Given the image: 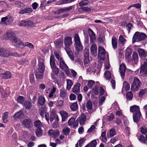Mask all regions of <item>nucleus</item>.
Returning <instances> with one entry per match:
<instances>
[{
	"label": "nucleus",
	"instance_id": "obj_1",
	"mask_svg": "<svg viewBox=\"0 0 147 147\" xmlns=\"http://www.w3.org/2000/svg\"><path fill=\"white\" fill-rule=\"evenodd\" d=\"M146 35L145 34L138 32H136L132 38V42L134 43L136 42L142 41L145 39Z\"/></svg>",
	"mask_w": 147,
	"mask_h": 147
},
{
	"label": "nucleus",
	"instance_id": "obj_2",
	"mask_svg": "<svg viewBox=\"0 0 147 147\" xmlns=\"http://www.w3.org/2000/svg\"><path fill=\"white\" fill-rule=\"evenodd\" d=\"M141 82L138 78L134 77L133 81L131 85V90L134 91H137L140 87Z\"/></svg>",
	"mask_w": 147,
	"mask_h": 147
},
{
	"label": "nucleus",
	"instance_id": "obj_3",
	"mask_svg": "<svg viewBox=\"0 0 147 147\" xmlns=\"http://www.w3.org/2000/svg\"><path fill=\"white\" fill-rule=\"evenodd\" d=\"M10 55H14L16 57H20L17 53H10L7 49L3 48H0V56L2 57H7Z\"/></svg>",
	"mask_w": 147,
	"mask_h": 147
},
{
	"label": "nucleus",
	"instance_id": "obj_4",
	"mask_svg": "<svg viewBox=\"0 0 147 147\" xmlns=\"http://www.w3.org/2000/svg\"><path fill=\"white\" fill-rule=\"evenodd\" d=\"M75 41L74 45L76 50L78 51H81L83 49V46L81 43L80 38L78 34H75L74 37Z\"/></svg>",
	"mask_w": 147,
	"mask_h": 147
},
{
	"label": "nucleus",
	"instance_id": "obj_5",
	"mask_svg": "<svg viewBox=\"0 0 147 147\" xmlns=\"http://www.w3.org/2000/svg\"><path fill=\"white\" fill-rule=\"evenodd\" d=\"M19 26H21L33 27L34 26V24L30 20H22L19 22L18 23Z\"/></svg>",
	"mask_w": 147,
	"mask_h": 147
},
{
	"label": "nucleus",
	"instance_id": "obj_6",
	"mask_svg": "<svg viewBox=\"0 0 147 147\" xmlns=\"http://www.w3.org/2000/svg\"><path fill=\"white\" fill-rule=\"evenodd\" d=\"M46 110L44 107H42L39 110L40 114L42 118L45 116L46 119L49 123V114L46 112Z\"/></svg>",
	"mask_w": 147,
	"mask_h": 147
},
{
	"label": "nucleus",
	"instance_id": "obj_7",
	"mask_svg": "<svg viewBox=\"0 0 147 147\" xmlns=\"http://www.w3.org/2000/svg\"><path fill=\"white\" fill-rule=\"evenodd\" d=\"M106 54L105 50L101 47H98V56L101 59H103L105 57Z\"/></svg>",
	"mask_w": 147,
	"mask_h": 147
},
{
	"label": "nucleus",
	"instance_id": "obj_8",
	"mask_svg": "<svg viewBox=\"0 0 147 147\" xmlns=\"http://www.w3.org/2000/svg\"><path fill=\"white\" fill-rule=\"evenodd\" d=\"M64 43L65 46V48H70V47L72 43V38L69 36L65 37Z\"/></svg>",
	"mask_w": 147,
	"mask_h": 147
},
{
	"label": "nucleus",
	"instance_id": "obj_9",
	"mask_svg": "<svg viewBox=\"0 0 147 147\" xmlns=\"http://www.w3.org/2000/svg\"><path fill=\"white\" fill-rule=\"evenodd\" d=\"M13 21V19L11 17L9 16H6L2 18L1 21L5 25H9Z\"/></svg>",
	"mask_w": 147,
	"mask_h": 147
},
{
	"label": "nucleus",
	"instance_id": "obj_10",
	"mask_svg": "<svg viewBox=\"0 0 147 147\" xmlns=\"http://www.w3.org/2000/svg\"><path fill=\"white\" fill-rule=\"evenodd\" d=\"M22 124L23 126L28 129L31 128L32 125V121L29 119H24L22 122Z\"/></svg>",
	"mask_w": 147,
	"mask_h": 147
},
{
	"label": "nucleus",
	"instance_id": "obj_11",
	"mask_svg": "<svg viewBox=\"0 0 147 147\" xmlns=\"http://www.w3.org/2000/svg\"><path fill=\"white\" fill-rule=\"evenodd\" d=\"M147 74V63L145 62L141 65L140 72V75H145Z\"/></svg>",
	"mask_w": 147,
	"mask_h": 147
},
{
	"label": "nucleus",
	"instance_id": "obj_12",
	"mask_svg": "<svg viewBox=\"0 0 147 147\" xmlns=\"http://www.w3.org/2000/svg\"><path fill=\"white\" fill-rule=\"evenodd\" d=\"M97 105V102L96 101H94L92 105V101L89 100L87 101L86 105L87 109L91 110L92 109V106L95 109H96Z\"/></svg>",
	"mask_w": 147,
	"mask_h": 147
},
{
	"label": "nucleus",
	"instance_id": "obj_13",
	"mask_svg": "<svg viewBox=\"0 0 147 147\" xmlns=\"http://www.w3.org/2000/svg\"><path fill=\"white\" fill-rule=\"evenodd\" d=\"M59 67L64 71L67 70L69 68L62 57H61L59 59Z\"/></svg>",
	"mask_w": 147,
	"mask_h": 147
},
{
	"label": "nucleus",
	"instance_id": "obj_14",
	"mask_svg": "<svg viewBox=\"0 0 147 147\" xmlns=\"http://www.w3.org/2000/svg\"><path fill=\"white\" fill-rule=\"evenodd\" d=\"M6 36L12 42L15 41L16 39L17 38L16 37V35L11 31H8L6 33Z\"/></svg>",
	"mask_w": 147,
	"mask_h": 147
},
{
	"label": "nucleus",
	"instance_id": "obj_15",
	"mask_svg": "<svg viewBox=\"0 0 147 147\" xmlns=\"http://www.w3.org/2000/svg\"><path fill=\"white\" fill-rule=\"evenodd\" d=\"M59 96L63 99L66 98L68 97V93L64 88H62L60 90Z\"/></svg>",
	"mask_w": 147,
	"mask_h": 147
},
{
	"label": "nucleus",
	"instance_id": "obj_16",
	"mask_svg": "<svg viewBox=\"0 0 147 147\" xmlns=\"http://www.w3.org/2000/svg\"><path fill=\"white\" fill-rule=\"evenodd\" d=\"M86 116L84 113L81 114L80 116L78 118L80 121V123L81 125H84V124L86 121Z\"/></svg>",
	"mask_w": 147,
	"mask_h": 147
},
{
	"label": "nucleus",
	"instance_id": "obj_17",
	"mask_svg": "<svg viewBox=\"0 0 147 147\" xmlns=\"http://www.w3.org/2000/svg\"><path fill=\"white\" fill-rule=\"evenodd\" d=\"M91 54L94 56L97 55V47L95 43H92L90 48Z\"/></svg>",
	"mask_w": 147,
	"mask_h": 147
},
{
	"label": "nucleus",
	"instance_id": "obj_18",
	"mask_svg": "<svg viewBox=\"0 0 147 147\" xmlns=\"http://www.w3.org/2000/svg\"><path fill=\"white\" fill-rule=\"evenodd\" d=\"M80 84L79 83H77L76 84L74 85L72 88L73 92L77 94H78L80 92Z\"/></svg>",
	"mask_w": 147,
	"mask_h": 147
},
{
	"label": "nucleus",
	"instance_id": "obj_19",
	"mask_svg": "<svg viewBox=\"0 0 147 147\" xmlns=\"http://www.w3.org/2000/svg\"><path fill=\"white\" fill-rule=\"evenodd\" d=\"M89 33L90 38V42L93 43L96 39L95 35L91 29L89 30Z\"/></svg>",
	"mask_w": 147,
	"mask_h": 147
},
{
	"label": "nucleus",
	"instance_id": "obj_20",
	"mask_svg": "<svg viewBox=\"0 0 147 147\" xmlns=\"http://www.w3.org/2000/svg\"><path fill=\"white\" fill-rule=\"evenodd\" d=\"M59 113L62 117V121L63 122L65 121L68 116V114L63 110L60 111Z\"/></svg>",
	"mask_w": 147,
	"mask_h": 147
},
{
	"label": "nucleus",
	"instance_id": "obj_21",
	"mask_svg": "<svg viewBox=\"0 0 147 147\" xmlns=\"http://www.w3.org/2000/svg\"><path fill=\"white\" fill-rule=\"evenodd\" d=\"M119 69L120 75L122 78H123L125 76V73L126 70L125 65L123 64L121 65L120 66Z\"/></svg>",
	"mask_w": 147,
	"mask_h": 147
},
{
	"label": "nucleus",
	"instance_id": "obj_22",
	"mask_svg": "<svg viewBox=\"0 0 147 147\" xmlns=\"http://www.w3.org/2000/svg\"><path fill=\"white\" fill-rule=\"evenodd\" d=\"M54 44L56 48H60L63 45V41L61 39H58L54 42Z\"/></svg>",
	"mask_w": 147,
	"mask_h": 147
},
{
	"label": "nucleus",
	"instance_id": "obj_23",
	"mask_svg": "<svg viewBox=\"0 0 147 147\" xmlns=\"http://www.w3.org/2000/svg\"><path fill=\"white\" fill-rule=\"evenodd\" d=\"M141 114L140 112L134 113L133 115V118L134 121L138 123L140 118Z\"/></svg>",
	"mask_w": 147,
	"mask_h": 147
},
{
	"label": "nucleus",
	"instance_id": "obj_24",
	"mask_svg": "<svg viewBox=\"0 0 147 147\" xmlns=\"http://www.w3.org/2000/svg\"><path fill=\"white\" fill-rule=\"evenodd\" d=\"M130 111L132 113H138L140 112L139 107L136 105H134L131 107L130 108Z\"/></svg>",
	"mask_w": 147,
	"mask_h": 147
},
{
	"label": "nucleus",
	"instance_id": "obj_25",
	"mask_svg": "<svg viewBox=\"0 0 147 147\" xmlns=\"http://www.w3.org/2000/svg\"><path fill=\"white\" fill-rule=\"evenodd\" d=\"M65 49L70 58L72 60L74 61V57L70 48H65Z\"/></svg>",
	"mask_w": 147,
	"mask_h": 147
},
{
	"label": "nucleus",
	"instance_id": "obj_26",
	"mask_svg": "<svg viewBox=\"0 0 147 147\" xmlns=\"http://www.w3.org/2000/svg\"><path fill=\"white\" fill-rule=\"evenodd\" d=\"M37 102L40 105H43L45 102V100L44 96H39L38 97Z\"/></svg>",
	"mask_w": 147,
	"mask_h": 147
},
{
	"label": "nucleus",
	"instance_id": "obj_27",
	"mask_svg": "<svg viewBox=\"0 0 147 147\" xmlns=\"http://www.w3.org/2000/svg\"><path fill=\"white\" fill-rule=\"evenodd\" d=\"M24 117V115L22 111H20L16 113L14 115L13 118L14 119L16 120L17 119L19 118H23Z\"/></svg>",
	"mask_w": 147,
	"mask_h": 147
},
{
	"label": "nucleus",
	"instance_id": "obj_28",
	"mask_svg": "<svg viewBox=\"0 0 147 147\" xmlns=\"http://www.w3.org/2000/svg\"><path fill=\"white\" fill-rule=\"evenodd\" d=\"M56 91V88L55 87H53V88L51 90L49 93L48 97L49 98H55V93Z\"/></svg>",
	"mask_w": 147,
	"mask_h": 147
},
{
	"label": "nucleus",
	"instance_id": "obj_29",
	"mask_svg": "<svg viewBox=\"0 0 147 147\" xmlns=\"http://www.w3.org/2000/svg\"><path fill=\"white\" fill-rule=\"evenodd\" d=\"M33 11L31 8H27L21 10L19 12L20 13L23 14L24 13H30Z\"/></svg>",
	"mask_w": 147,
	"mask_h": 147
},
{
	"label": "nucleus",
	"instance_id": "obj_30",
	"mask_svg": "<svg viewBox=\"0 0 147 147\" xmlns=\"http://www.w3.org/2000/svg\"><path fill=\"white\" fill-rule=\"evenodd\" d=\"M116 134V131L114 128H112L109 130V131L107 133L108 138H110L114 136Z\"/></svg>",
	"mask_w": 147,
	"mask_h": 147
},
{
	"label": "nucleus",
	"instance_id": "obj_31",
	"mask_svg": "<svg viewBox=\"0 0 147 147\" xmlns=\"http://www.w3.org/2000/svg\"><path fill=\"white\" fill-rule=\"evenodd\" d=\"M13 42L16 43L15 45L16 47L20 48H22L24 45V44L18 38L16 39L15 41Z\"/></svg>",
	"mask_w": 147,
	"mask_h": 147
},
{
	"label": "nucleus",
	"instance_id": "obj_32",
	"mask_svg": "<svg viewBox=\"0 0 147 147\" xmlns=\"http://www.w3.org/2000/svg\"><path fill=\"white\" fill-rule=\"evenodd\" d=\"M1 76L3 78L9 79L11 78V74L10 72L8 71L1 74Z\"/></svg>",
	"mask_w": 147,
	"mask_h": 147
},
{
	"label": "nucleus",
	"instance_id": "obj_33",
	"mask_svg": "<svg viewBox=\"0 0 147 147\" xmlns=\"http://www.w3.org/2000/svg\"><path fill=\"white\" fill-rule=\"evenodd\" d=\"M57 115L56 114V111L55 110H53L50 115V117L49 118L50 121L52 122L54 120Z\"/></svg>",
	"mask_w": 147,
	"mask_h": 147
},
{
	"label": "nucleus",
	"instance_id": "obj_34",
	"mask_svg": "<svg viewBox=\"0 0 147 147\" xmlns=\"http://www.w3.org/2000/svg\"><path fill=\"white\" fill-rule=\"evenodd\" d=\"M45 66L43 63L42 62H39V67L38 69V71L41 73H43L45 69Z\"/></svg>",
	"mask_w": 147,
	"mask_h": 147
},
{
	"label": "nucleus",
	"instance_id": "obj_35",
	"mask_svg": "<svg viewBox=\"0 0 147 147\" xmlns=\"http://www.w3.org/2000/svg\"><path fill=\"white\" fill-rule=\"evenodd\" d=\"M74 1V0H61L57 1L56 4L59 5H61L67 3H70Z\"/></svg>",
	"mask_w": 147,
	"mask_h": 147
},
{
	"label": "nucleus",
	"instance_id": "obj_36",
	"mask_svg": "<svg viewBox=\"0 0 147 147\" xmlns=\"http://www.w3.org/2000/svg\"><path fill=\"white\" fill-rule=\"evenodd\" d=\"M117 39L115 37H113L112 38V44L113 48L115 49L117 47Z\"/></svg>",
	"mask_w": 147,
	"mask_h": 147
},
{
	"label": "nucleus",
	"instance_id": "obj_37",
	"mask_svg": "<svg viewBox=\"0 0 147 147\" xmlns=\"http://www.w3.org/2000/svg\"><path fill=\"white\" fill-rule=\"evenodd\" d=\"M35 126L37 128H40L42 126V124L39 120H36L34 122Z\"/></svg>",
	"mask_w": 147,
	"mask_h": 147
},
{
	"label": "nucleus",
	"instance_id": "obj_38",
	"mask_svg": "<svg viewBox=\"0 0 147 147\" xmlns=\"http://www.w3.org/2000/svg\"><path fill=\"white\" fill-rule=\"evenodd\" d=\"M24 105L27 109H30L32 107V103L29 101H26L24 102Z\"/></svg>",
	"mask_w": 147,
	"mask_h": 147
},
{
	"label": "nucleus",
	"instance_id": "obj_39",
	"mask_svg": "<svg viewBox=\"0 0 147 147\" xmlns=\"http://www.w3.org/2000/svg\"><path fill=\"white\" fill-rule=\"evenodd\" d=\"M132 60L134 61L135 64H136L138 59V57L137 52H134L132 55Z\"/></svg>",
	"mask_w": 147,
	"mask_h": 147
},
{
	"label": "nucleus",
	"instance_id": "obj_40",
	"mask_svg": "<svg viewBox=\"0 0 147 147\" xmlns=\"http://www.w3.org/2000/svg\"><path fill=\"white\" fill-rule=\"evenodd\" d=\"M50 63L51 68H52L55 66H56L54 57L53 55H51V56Z\"/></svg>",
	"mask_w": 147,
	"mask_h": 147
},
{
	"label": "nucleus",
	"instance_id": "obj_41",
	"mask_svg": "<svg viewBox=\"0 0 147 147\" xmlns=\"http://www.w3.org/2000/svg\"><path fill=\"white\" fill-rule=\"evenodd\" d=\"M9 113L7 112H6L3 113L2 117L3 121L4 123H6L7 121V118H8Z\"/></svg>",
	"mask_w": 147,
	"mask_h": 147
},
{
	"label": "nucleus",
	"instance_id": "obj_42",
	"mask_svg": "<svg viewBox=\"0 0 147 147\" xmlns=\"http://www.w3.org/2000/svg\"><path fill=\"white\" fill-rule=\"evenodd\" d=\"M138 51L140 57L145 56L146 53L145 51L143 49L139 48L138 49Z\"/></svg>",
	"mask_w": 147,
	"mask_h": 147
},
{
	"label": "nucleus",
	"instance_id": "obj_43",
	"mask_svg": "<svg viewBox=\"0 0 147 147\" xmlns=\"http://www.w3.org/2000/svg\"><path fill=\"white\" fill-rule=\"evenodd\" d=\"M130 87V85L128 82L126 81H124L123 84V89L126 91H127L129 89Z\"/></svg>",
	"mask_w": 147,
	"mask_h": 147
},
{
	"label": "nucleus",
	"instance_id": "obj_44",
	"mask_svg": "<svg viewBox=\"0 0 147 147\" xmlns=\"http://www.w3.org/2000/svg\"><path fill=\"white\" fill-rule=\"evenodd\" d=\"M67 85L66 88L68 90H69L71 88V87L73 85V83L71 80L69 79L67 80Z\"/></svg>",
	"mask_w": 147,
	"mask_h": 147
},
{
	"label": "nucleus",
	"instance_id": "obj_45",
	"mask_svg": "<svg viewBox=\"0 0 147 147\" xmlns=\"http://www.w3.org/2000/svg\"><path fill=\"white\" fill-rule=\"evenodd\" d=\"M35 132L37 137H40L42 135V131L40 128L37 129L35 131Z\"/></svg>",
	"mask_w": 147,
	"mask_h": 147
},
{
	"label": "nucleus",
	"instance_id": "obj_46",
	"mask_svg": "<svg viewBox=\"0 0 147 147\" xmlns=\"http://www.w3.org/2000/svg\"><path fill=\"white\" fill-rule=\"evenodd\" d=\"M84 63L85 66H88L89 63L90 62L89 56H84Z\"/></svg>",
	"mask_w": 147,
	"mask_h": 147
},
{
	"label": "nucleus",
	"instance_id": "obj_47",
	"mask_svg": "<svg viewBox=\"0 0 147 147\" xmlns=\"http://www.w3.org/2000/svg\"><path fill=\"white\" fill-rule=\"evenodd\" d=\"M17 100L18 103L20 104H23L24 100V98L22 96H19L17 97Z\"/></svg>",
	"mask_w": 147,
	"mask_h": 147
},
{
	"label": "nucleus",
	"instance_id": "obj_48",
	"mask_svg": "<svg viewBox=\"0 0 147 147\" xmlns=\"http://www.w3.org/2000/svg\"><path fill=\"white\" fill-rule=\"evenodd\" d=\"M138 139L141 142L144 144L146 143V140L142 135H141L138 138Z\"/></svg>",
	"mask_w": 147,
	"mask_h": 147
},
{
	"label": "nucleus",
	"instance_id": "obj_49",
	"mask_svg": "<svg viewBox=\"0 0 147 147\" xmlns=\"http://www.w3.org/2000/svg\"><path fill=\"white\" fill-rule=\"evenodd\" d=\"M78 107V104L76 102L73 103L70 106L71 109L73 111L76 110Z\"/></svg>",
	"mask_w": 147,
	"mask_h": 147
},
{
	"label": "nucleus",
	"instance_id": "obj_50",
	"mask_svg": "<svg viewBox=\"0 0 147 147\" xmlns=\"http://www.w3.org/2000/svg\"><path fill=\"white\" fill-rule=\"evenodd\" d=\"M133 96V94L131 92H128L126 95V98L127 100H131Z\"/></svg>",
	"mask_w": 147,
	"mask_h": 147
},
{
	"label": "nucleus",
	"instance_id": "obj_51",
	"mask_svg": "<svg viewBox=\"0 0 147 147\" xmlns=\"http://www.w3.org/2000/svg\"><path fill=\"white\" fill-rule=\"evenodd\" d=\"M106 80H108L111 78V73L109 71H106L104 74Z\"/></svg>",
	"mask_w": 147,
	"mask_h": 147
},
{
	"label": "nucleus",
	"instance_id": "obj_52",
	"mask_svg": "<svg viewBox=\"0 0 147 147\" xmlns=\"http://www.w3.org/2000/svg\"><path fill=\"white\" fill-rule=\"evenodd\" d=\"M52 70V71L57 76L58 75L59 73V68H57L56 66L51 68Z\"/></svg>",
	"mask_w": 147,
	"mask_h": 147
},
{
	"label": "nucleus",
	"instance_id": "obj_53",
	"mask_svg": "<svg viewBox=\"0 0 147 147\" xmlns=\"http://www.w3.org/2000/svg\"><path fill=\"white\" fill-rule=\"evenodd\" d=\"M88 3V1L87 0H84L79 2V4L80 6L82 7L87 5Z\"/></svg>",
	"mask_w": 147,
	"mask_h": 147
},
{
	"label": "nucleus",
	"instance_id": "obj_54",
	"mask_svg": "<svg viewBox=\"0 0 147 147\" xmlns=\"http://www.w3.org/2000/svg\"><path fill=\"white\" fill-rule=\"evenodd\" d=\"M15 4L17 5L20 8H24L25 6V5L20 1H17L15 2Z\"/></svg>",
	"mask_w": 147,
	"mask_h": 147
},
{
	"label": "nucleus",
	"instance_id": "obj_55",
	"mask_svg": "<svg viewBox=\"0 0 147 147\" xmlns=\"http://www.w3.org/2000/svg\"><path fill=\"white\" fill-rule=\"evenodd\" d=\"M43 73H41L39 71H36V76L37 79H41L43 77Z\"/></svg>",
	"mask_w": 147,
	"mask_h": 147
},
{
	"label": "nucleus",
	"instance_id": "obj_56",
	"mask_svg": "<svg viewBox=\"0 0 147 147\" xmlns=\"http://www.w3.org/2000/svg\"><path fill=\"white\" fill-rule=\"evenodd\" d=\"M46 0H44L41 2L40 6V8L41 9L43 10L45 9V6L46 5Z\"/></svg>",
	"mask_w": 147,
	"mask_h": 147
},
{
	"label": "nucleus",
	"instance_id": "obj_57",
	"mask_svg": "<svg viewBox=\"0 0 147 147\" xmlns=\"http://www.w3.org/2000/svg\"><path fill=\"white\" fill-rule=\"evenodd\" d=\"M82 9L85 11L86 12H89L91 11L90 8L87 7H82L81 8H80L78 9L79 10Z\"/></svg>",
	"mask_w": 147,
	"mask_h": 147
},
{
	"label": "nucleus",
	"instance_id": "obj_58",
	"mask_svg": "<svg viewBox=\"0 0 147 147\" xmlns=\"http://www.w3.org/2000/svg\"><path fill=\"white\" fill-rule=\"evenodd\" d=\"M92 91L95 95H98V87L97 86H95L93 88Z\"/></svg>",
	"mask_w": 147,
	"mask_h": 147
},
{
	"label": "nucleus",
	"instance_id": "obj_59",
	"mask_svg": "<svg viewBox=\"0 0 147 147\" xmlns=\"http://www.w3.org/2000/svg\"><path fill=\"white\" fill-rule=\"evenodd\" d=\"M30 81L31 84H33L35 82V80L33 73H32L30 75Z\"/></svg>",
	"mask_w": 147,
	"mask_h": 147
},
{
	"label": "nucleus",
	"instance_id": "obj_60",
	"mask_svg": "<svg viewBox=\"0 0 147 147\" xmlns=\"http://www.w3.org/2000/svg\"><path fill=\"white\" fill-rule=\"evenodd\" d=\"M133 26L132 24L131 23L128 24L126 25V28L128 31V32L129 33L130 32V30H131V28Z\"/></svg>",
	"mask_w": 147,
	"mask_h": 147
},
{
	"label": "nucleus",
	"instance_id": "obj_61",
	"mask_svg": "<svg viewBox=\"0 0 147 147\" xmlns=\"http://www.w3.org/2000/svg\"><path fill=\"white\" fill-rule=\"evenodd\" d=\"M146 92V90L145 89H142L140 90L139 94V97H142Z\"/></svg>",
	"mask_w": 147,
	"mask_h": 147
},
{
	"label": "nucleus",
	"instance_id": "obj_62",
	"mask_svg": "<svg viewBox=\"0 0 147 147\" xmlns=\"http://www.w3.org/2000/svg\"><path fill=\"white\" fill-rule=\"evenodd\" d=\"M141 132L142 134L144 135L146 134L147 132V130L145 126H143L141 127Z\"/></svg>",
	"mask_w": 147,
	"mask_h": 147
},
{
	"label": "nucleus",
	"instance_id": "obj_63",
	"mask_svg": "<svg viewBox=\"0 0 147 147\" xmlns=\"http://www.w3.org/2000/svg\"><path fill=\"white\" fill-rule=\"evenodd\" d=\"M95 84L94 81L92 80H89L88 83L89 87L90 88H92V86Z\"/></svg>",
	"mask_w": 147,
	"mask_h": 147
},
{
	"label": "nucleus",
	"instance_id": "obj_64",
	"mask_svg": "<svg viewBox=\"0 0 147 147\" xmlns=\"http://www.w3.org/2000/svg\"><path fill=\"white\" fill-rule=\"evenodd\" d=\"M70 129L69 128H66L63 130V132L65 135H68L70 132Z\"/></svg>",
	"mask_w": 147,
	"mask_h": 147
}]
</instances>
